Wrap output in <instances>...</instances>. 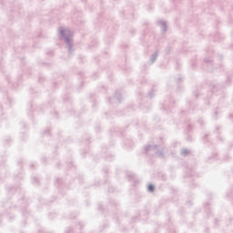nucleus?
I'll list each match as a JSON object with an SVG mask.
<instances>
[{
    "instance_id": "obj_3",
    "label": "nucleus",
    "mask_w": 233,
    "mask_h": 233,
    "mask_svg": "<svg viewBox=\"0 0 233 233\" xmlns=\"http://www.w3.org/2000/svg\"><path fill=\"white\" fill-rule=\"evenodd\" d=\"M159 26L162 28V32L165 34L167 32V22L160 21L157 23Z\"/></svg>"
},
{
    "instance_id": "obj_1",
    "label": "nucleus",
    "mask_w": 233,
    "mask_h": 233,
    "mask_svg": "<svg viewBox=\"0 0 233 233\" xmlns=\"http://www.w3.org/2000/svg\"><path fill=\"white\" fill-rule=\"evenodd\" d=\"M59 34L60 39H64L65 43H66L68 52H74V45H72V37H74V34L70 31V29H65L63 27H60Z\"/></svg>"
},
{
    "instance_id": "obj_6",
    "label": "nucleus",
    "mask_w": 233,
    "mask_h": 233,
    "mask_svg": "<svg viewBox=\"0 0 233 233\" xmlns=\"http://www.w3.org/2000/svg\"><path fill=\"white\" fill-rule=\"evenodd\" d=\"M115 97L117 99L118 103H121L122 99H121V95H120V94H118L117 92H116Z\"/></svg>"
},
{
    "instance_id": "obj_5",
    "label": "nucleus",
    "mask_w": 233,
    "mask_h": 233,
    "mask_svg": "<svg viewBox=\"0 0 233 233\" xmlns=\"http://www.w3.org/2000/svg\"><path fill=\"white\" fill-rule=\"evenodd\" d=\"M148 190L149 192H154V190H156V187L152 184L148 185Z\"/></svg>"
},
{
    "instance_id": "obj_10",
    "label": "nucleus",
    "mask_w": 233,
    "mask_h": 233,
    "mask_svg": "<svg viewBox=\"0 0 233 233\" xmlns=\"http://www.w3.org/2000/svg\"><path fill=\"white\" fill-rule=\"evenodd\" d=\"M129 179H132V177H131V176H129Z\"/></svg>"
},
{
    "instance_id": "obj_4",
    "label": "nucleus",
    "mask_w": 233,
    "mask_h": 233,
    "mask_svg": "<svg viewBox=\"0 0 233 233\" xmlns=\"http://www.w3.org/2000/svg\"><path fill=\"white\" fill-rule=\"evenodd\" d=\"M157 56H159L158 52L156 51L155 54L151 56V63H156V59H157Z\"/></svg>"
},
{
    "instance_id": "obj_7",
    "label": "nucleus",
    "mask_w": 233,
    "mask_h": 233,
    "mask_svg": "<svg viewBox=\"0 0 233 233\" xmlns=\"http://www.w3.org/2000/svg\"><path fill=\"white\" fill-rule=\"evenodd\" d=\"M187 154H188V150H187V149H182V150H181V155H182V156L185 157V156H187Z\"/></svg>"
},
{
    "instance_id": "obj_9",
    "label": "nucleus",
    "mask_w": 233,
    "mask_h": 233,
    "mask_svg": "<svg viewBox=\"0 0 233 233\" xmlns=\"http://www.w3.org/2000/svg\"><path fill=\"white\" fill-rule=\"evenodd\" d=\"M204 61H205L206 63H212V60H210L209 58H205Z\"/></svg>"
},
{
    "instance_id": "obj_8",
    "label": "nucleus",
    "mask_w": 233,
    "mask_h": 233,
    "mask_svg": "<svg viewBox=\"0 0 233 233\" xmlns=\"http://www.w3.org/2000/svg\"><path fill=\"white\" fill-rule=\"evenodd\" d=\"M148 97H149V99H152V97H154V93L149 92L148 93Z\"/></svg>"
},
{
    "instance_id": "obj_2",
    "label": "nucleus",
    "mask_w": 233,
    "mask_h": 233,
    "mask_svg": "<svg viewBox=\"0 0 233 233\" xmlns=\"http://www.w3.org/2000/svg\"><path fill=\"white\" fill-rule=\"evenodd\" d=\"M144 150L146 154H147L148 152H150V150H152L156 154V156H158V157H165L163 151H159L158 145H147L145 146Z\"/></svg>"
}]
</instances>
